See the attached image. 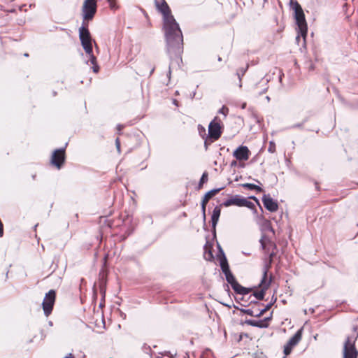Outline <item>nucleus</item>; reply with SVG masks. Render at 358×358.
I'll return each mask as SVG.
<instances>
[{
    "instance_id": "ea45409f",
    "label": "nucleus",
    "mask_w": 358,
    "mask_h": 358,
    "mask_svg": "<svg viewBox=\"0 0 358 358\" xmlns=\"http://www.w3.org/2000/svg\"><path fill=\"white\" fill-rule=\"evenodd\" d=\"M120 315L122 319H126V314L121 310H120Z\"/></svg>"
},
{
    "instance_id": "1a4fd4ad",
    "label": "nucleus",
    "mask_w": 358,
    "mask_h": 358,
    "mask_svg": "<svg viewBox=\"0 0 358 358\" xmlns=\"http://www.w3.org/2000/svg\"><path fill=\"white\" fill-rule=\"evenodd\" d=\"M222 129L220 120L215 117L209 124L208 136L213 140H218L222 134Z\"/></svg>"
},
{
    "instance_id": "4d7b16f0",
    "label": "nucleus",
    "mask_w": 358,
    "mask_h": 358,
    "mask_svg": "<svg viewBox=\"0 0 358 358\" xmlns=\"http://www.w3.org/2000/svg\"><path fill=\"white\" fill-rule=\"evenodd\" d=\"M24 56H25V57H28V56H29V55H28L27 53H25V54H24Z\"/></svg>"
},
{
    "instance_id": "bf43d9fd",
    "label": "nucleus",
    "mask_w": 358,
    "mask_h": 358,
    "mask_svg": "<svg viewBox=\"0 0 358 358\" xmlns=\"http://www.w3.org/2000/svg\"><path fill=\"white\" fill-rule=\"evenodd\" d=\"M176 102H177V101H176V100H174V101H173L174 104H176Z\"/></svg>"
},
{
    "instance_id": "680f3d73",
    "label": "nucleus",
    "mask_w": 358,
    "mask_h": 358,
    "mask_svg": "<svg viewBox=\"0 0 358 358\" xmlns=\"http://www.w3.org/2000/svg\"><path fill=\"white\" fill-rule=\"evenodd\" d=\"M243 253H244L245 255H250V254H248V252H245H245H243Z\"/></svg>"
},
{
    "instance_id": "4468645a",
    "label": "nucleus",
    "mask_w": 358,
    "mask_h": 358,
    "mask_svg": "<svg viewBox=\"0 0 358 358\" xmlns=\"http://www.w3.org/2000/svg\"><path fill=\"white\" fill-rule=\"evenodd\" d=\"M244 199H245L244 197H242L240 195H235L228 199H226L222 203V205L225 207H229L231 206H239V207H243Z\"/></svg>"
},
{
    "instance_id": "412c9836",
    "label": "nucleus",
    "mask_w": 358,
    "mask_h": 358,
    "mask_svg": "<svg viewBox=\"0 0 358 358\" xmlns=\"http://www.w3.org/2000/svg\"><path fill=\"white\" fill-rule=\"evenodd\" d=\"M204 259L207 261H212L214 259V256L212 251V246L208 245V242L204 246Z\"/></svg>"
},
{
    "instance_id": "c85d7f7f",
    "label": "nucleus",
    "mask_w": 358,
    "mask_h": 358,
    "mask_svg": "<svg viewBox=\"0 0 358 358\" xmlns=\"http://www.w3.org/2000/svg\"><path fill=\"white\" fill-rule=\"evenodd\" d=\"M240 311L244 314H247L250 316H252V317H255V315L254 313V312L251 310V309H243V308H241L240 309Z\"/></svg>"
},
{
    "instance_id": "473e14b6",
    "label": "nucleus",
    "mask_w": 358,
    "mask_h": 358,
    "mask_svg": "<svg viewBox=\"0 0 358 358\" xmlns=\"http://www.w3.org/2000/svg\"><path fill=\"white\" fill-rule=\"evenodd\" d=\"M106 282L104 279L103 276H102V278L100 282V289L101 292H105V287H106Z\"/></svg>"
},
{
    "instance_id": "de8ad7c7",
    "label": "nucleus",
    "mask_w": 358,
    "mask_h": 358,
    "mask_svg": "<svg viewBox=\"0 0 358 358\" xmlns=\"http://www.w3.org/2000/svg\"><path fill=\"white\" fill-rule=\"evenodd\" d=\"M308 121V117L303 120L302 122H304V124Z\"/></svg>"
},
{
    "instance_id": "f704fd0d",
    "label": "nucleus",
    "mask_w": 358,
    "mask_h": 358,
    "mask_svg": "<svg viewBox=\"0 0 358 358\" xmlns=\"http://www.w3.org/2000/svg\"><path fill=\"white\" fill-rule=\"evenodd\" d=\"M272 313H271L270 314V316L266 317L264 318L263 320H261L263 324L269 325L268 322L272 320Z\"/></svg>"
},
{
    "instance_id": "0e129e2a",
    "label": "nucleus",
    "mask_w": 358,
    "mask_h": 358,
    "mask_svg": "<svg viewBox=\"0 0 358 358\" xmlns=\"http://www.w3.org/2000/svg\"><path fill=\"white\" fill-rule=\"evenodd\" d=\"M157 358H160V357H157Z\"/></svg>"
},
{
    "instance_id": "c03bdc74",
    "label": "nucleus",
    "mask_w": 358,
    "mask_h": 358,
    "mask_svg": "<svg viewBox=\"0 0 358 358\" xmlns=\"http://www.w3.org/2000/svg\"><path fill=\"white\" fill-rule=\"evenodd\" d=\"M64 358H75V357L71 353H70Z\"/></svg>"
},
{
    "instance_id": "a19ab883",
    "label": "nucleus",
    "mask_w": 358,
    "mask_h": 358,
    "mask_svg": "<svg viewBox=\"0 0 358 358\" xmlns=\"http://www.w3.org/2000/svg\"><path fill=\"white\" fill-rule=\"evenodd\" d=\"M124 126L122 124H117V129L119 132L121 131V130L123 129Z\"/></svg>"
},
{
    "instance_id": "2f4dec72",
    "label": "nucleus",
    "mask_w": 358,
    "mask_h": 358,
    "mask_svg": "<svg viewBox=\"0 0 358 358\" xmlns=\"http://www.w3.org/2000/svg\"><path fill=\"white\" fill-rule=\"evenodd\" d=\"M229 108L226 107L225 106H223L219 110L218 113L220 114L224 115L225 117L228 114Z\"/></svg>"
},
{
    "instance_id": "6e6552de",
    "label": "nucleus",
    "mask_w": 358,
    "mask_h": 358,
    "mask_svg": "<svg viewBox=\"0 0 358 358\" xmlns=\"http://www.w3.org/2000/svg\"><path fill=\"white\" fill-rule=\"evenodd\" d=\"M67 145V143H66V145L64 148H61L59 149H56L52 152L51 159H50V164L53 166L56 167L57 169H61V168L63 166L65 159H66V147Z\"/></svg>"
},
{
    "instance_id": "f3484780",
    "label": "nucleus",
    "mask_w": 358,
    "mask_h": 358,
    "mask_svg": "<svg viewBox=\"0 0 358 358\" xmlns=\"http://www.w3.org/2000/svg\"><path fill=\"white\" fill-rule=\"evenodd\" d=\"M254 288L255 287H245L239 284L234 292L238 294L242 295L241 300H243L245 296L250 294Z\"/></svg>"
},
{
    "instance_id": "0eeeda50",
    "label": "nucleus",
    "mask_w": 358,
    "mask_h": 358,
    "mask_svg": "<svg viewBox=\"0 0 358 358\" xmlns=\"http://www.w3.org/2000/svg\"><path fill=\"white\" fill-rule=\"evenodd\" d=\"M56 300V292L54 289H50L45 294L42 303V308L44 315L49 316L53 310V307Z\"/></svg>"
},
{
    "instance_id": "a18cd8bd",
    "label": "nucleus",
    "mask_w": 358,
    "mask_h": 358,
    "mask_svg": "<svg viewBox=\"0 0 358 358\" xmlns=\"http://www.w3.org/2000/svg\"><path fill=\"white\" fill-rule=\"evenodd\" d=\"M357 330H358V327H355V328H354L353 333H352L351 335H354V334H358V333L357 332Z\"/></svg>"
},
{
    "instance_id": "423d86ee",
    "label": "nucleus",
    "mask_w": 358,
    "mask_h": 358,
    "mask_svg": "<svg viewBox=\"0 0 358 358\" xmlns=\"http://www.w3.org/2000/svg\"><path fill=\"white\" fill-rule=\"evenodd\" d=\"M97 8L96 0H85L82 8L83 20H92Z\"/></svg>"
},
{
    "instance_id": "052dcab7",
    "label": "nucleus",
    "mask_w": 358,
    "mask_h": 358,
    "mask_svg": "<svg viewBox=\"0 0 358 358\" xmlns=\"http://www.w3.org/2000/svg\"><path fill=\"white\" fill-rule=\"evenodd\" d=\"M153 71H154V69H152L150 74H152Z\"/></svg>"
},
{
    "instance_id": "4c0bfd02",
    "label": "nucleus",
    "mask_w": 358,
    "mask_h": 358,
    "mask_svg": "<svg viewBox=\"0 0 358 358\" xmlns=\"http://www.w3.org/2000/svg\"><path fill=\"white\" fill-rule=\"evenodd\" d=\"M249 199L255 200L257 204L259 206L260 209L262 210V208L261 207L259 200L255 196H251L249 197Z\"/></svg>"
},
{
    "instance_id": "2eb2a0df",
    "label": "nucleus",
    "mask_w": 358,
    "mask_h": 358,
    "mask_svg": "<svg viewBox=\"0 0 358 358\" xmlns=\"http://www.w3.org/2000/svg\"><path fill=\"white\" fill-rule=\"evenodd\" d=\"M221 213V208L220 206H215L213 210V213L211 215V224H212V229L214 235L215 236V229L216 225L219 221V218Z\"/></svg>"
},
{
    "instance_id": "9b49d317",
    "label": "nucleus",
    "mask_w": 358,
    "mask_h": 358,
    "mask_svg": "<svg viewBox=\"0 0 358 358\" xmlns=\"http://www.w3.org/2000/svg\"><path fill=\"white\" fill-rule=\"evenodd\" d=\"M222 189H224V187H220V188H215V189H213L210 191H208V192H206L202 199V201H201V211H202V214H203V221L205 222L206 221V204L208 203V201L213 198L214 196H215L220 190H222Z\"/></svg>"
},
{
    "instance_id": "cd10ccee",
    "label": "nucleus",
    "mask_w": 358,
    "mask_h": 358,
    "mask_svg": "<svg viewBox=\"0 0 358 358\" xmlns=\"http://www.w3.org/2000/svg\"><path fill=\"white\" fill-rule=\"evenodd\" d=\"M203 139H205V141H204V147H205V149L206 150H208V146L212 143H213L214 141H215L216 140H213L212 138H210V136H207L206 138H204Z\"/></svg>"
},
{
    "instance_id": "f8f14e48",
    "label": "nucleus",
    "mask_w": 358,
    "mask_h": 358,
    "mask_svg": "<svg viewBox=\"0 0 358 358\" xmlns=\"http://www.w3.org/2000/svg\"><path fill=\"white\" fill-rule=\"evenodd\" d=\"M250 150L247 146L240 145L234 152V157L238 161H246L250 156Z\"/></svg>"
},
{
    "instance_id": "13d9d810",
    "label": "nucleus",
    "mask_w": 358,
    "mask_h": 358,
    "mask_svg": "<svg viewBox=\"0 0 358 358\" xmlns=\"http://www.w3.org/2000/svg\"><path fill=\"white\" fill-rule=\"evenodd\" d=\"M222 60V58L221 57H218V61H221Z\"/></svg>"
},
{
    "instance_id": "a211bd4d",
    "label": "nucleus",
    "mask_w": 358,
    "mask_h": 358,
    "mask_svg": "<svg viewBox=\"0 0 358 358\" xmlns=\"http://www.w3.org/2000/svg\"><path fill=\"white\" fill-rule=\"evenodd\" d=\"M226 280L227 282L231 285V288L235 291V289H237L238 285L239 283L236 280L235 276L232 273L225 275Z\"/></svg>"
},
{
    "instance_id": "3c124183",
    "label": "nucleus",
    "mask_w": 358,
    "mask_h": 358,
    "mask_svg": "<svg viewBox=\"0 0 358 358\" xmlns=\"http://www.w3.org/2000/svg\"><path fill=\"white\" fill-rule=\"evenodd\" d=\"M266 100H268V101H269V100H270V97H269V96H268L266 97Z\"/></svg>"
},
{
    "instance_id": "b1692460",
    "label": "nucleus",
    "mask_w": 358,
    "mask_h": 358,
    "mask_svg": "<svg viewBox=\"0 0 358 358\" xmlns=\"http://www.w3.org/2000/svg\"><path fill=\"white\" fill-rule=\"evenodd\" d=\"M248 65H247L245 67H242V68H240V69H238L237 70L236 76H238V78L239 82H240V84H239V87H242V84H241L242 77L245 75V73L248 71Z\"/></svg>"
},
{
    "instance_id": "8fccbe9b",
    "label": "nucleus",
    "mask_w": 358,
    "mask_h": 358,
    "mask_svg": "<svg viewBox=\"0 0 358 358\" xmlns=\"http://www.w3.org/2000/svg\"><path fill=\"white\" fill-rule=\"evenodd\" d=\"M245 106H246V103H243V106H242V108H245Z\"/></svg>"
},
{
    "instance_id": "6e6d98bb",
    "label": "nucleus",
    "mask_w": 358,
    "mask_h": 358,
    "mask_svg": "<svg viewBox=\"0 0 358 358\" xmlns=\"http://www.w3.org/2000/svg\"><path fill=\"white\" fill-rule=\"evenodd\" d=\"M171 75V69H169V76Z\"/></svg>"
},
{
    "instance_id": "6ab92c4d",
    "label": "nucleus",
    "mask_w": 358,
    "mask_h": 358,
    "mask_svg": "<svg viewBox=\"0 0 358 358\" xmlns=\"http://www.w3.org/2000/svg\"><path fill=\"white\" fill-rule=\"evenodd\" d=\"M86 55L89 57L87 63H88V62H90L92 64H93V66H92L93 72H94L96 73H98L99 71V66L96 63V58L93 55V52H90V54H86Z\"/></svg>"
},
{
    "instance_id": "f257e3e1",
    "label": "nucleus",
    "mask_w": 358,
    "mask_h": 358,
    "mask_svg": "<svg viewBox=\"0 0 358 358\" xmlns=\"http://www.w3.org/2000/svg\"><path fill=\"white\" fill-rule=\"evenodd\" d=\"M155 3L158 11L163 15V29L167 52L171 57H180L183 51V36L180 26L165 0H155Z\"/></svg>"
},
{
    "instance_id": "7c9ffc66",
    "label": "nucleus",
    "mask_w": 358,
    "mask_h": 358,
    "mask_svg": "<svg viewBox=\"0 0 358 358\" xmlns=\"http://www.w3.org/2000/svg\"><path fill=\"white\" fill-rule=\"evenodd\" d=\"M268 151L270 153H274L275 152V144L273 141L269 142V145L268 148Z\"/></svg>"
},
{
    "instance_id": "5701e85b",
    "label": "nucleus",
    "mask_w": 358,
    "mask_h": 358,
    "mask_svg": "<svg viewBox=\"0 0 358 358\" xmlns=\"http://www.w3.org/2000/svg\"><path fill=\"white\" fill-rule=\"evenodd\" d=\"M241 186H242L244 188H247L250 190H255L257 192H263V189L257 185L252 184V183H243L241 184Z\"/></svg>"
},
{
    "instance_id": "37998d69",
    "label": "nucleus",
    "mask_w": 358,
    "mask_h": 358,
    "mask_svg": "<svg viewBox=\"0 0 358 358\" xmlns=\"http://www.w3.org/2000/svg\"><path fill=\"white\" fill-rule=\"evenodd\" d=\"M275 254L273 252H271L269 255V258H270V263L272 261V259L273 257H274Z\"/></svg>"
},
{
    "instance_id": "864d4df0",
    "label": "nucleus",
    "mask_w": 358,
    "mask_h": 358,
    "mask_svg": "<svg viewBox=\"0 0 358 358\" xmlns=\"http://www.w3.org/2000/svg\"><path fill=\"white\" fill-rule=\"evenodd\" d=\"M258 84H255V85L254 86V89L257 88Z\"/></svg>"
},
{
    "instance_id": "c756f323",
    "label": "nucleus",
    "mask_w": 358,
    "mask_h": 358,
    "mask_svg": "<svg viewBox=\"0 0 358 358\" xmlns=\"http://www.w3.org/2000/svg\"><path fill=\"white\" fill-rule=\"evenodd\" d=\"M109 6L112 10H117L119 8V6L117 5L114 0H108Z\"/></svg>"
},
{
    "instance_id": "e2e57ef3",
    "label": "nucleus",
    "mask_w": 358,
    "mask_h": 358,
    "mask_svg": "<svg viewBox=\"0 0 358 358\" xmlns=\"http://www.w3.org/2000/svg\"><path fill=\"white\" fill-rule=\"evenodd\" d=\"M255 181H257V183H259V184H260V182H259V180H255Z\"/></svg>"
},
{
    "instance_id": "7ed1b4c3",
    "label": "nucleus",
    "mask_w": 358,
    "mask_h": 358,
    "mask_svg": "<svg viewBox=\"0 0 358 358\" xmlns=\"http://www.w3.org/2000/svg\"><path fill=\"white\" fill-rule=\"evenodd\" d=\"M358 338V334L348 336L343 345V358H357L358 350L355 347V342Z\"/></svg>"
},
{
    "instance_id": "39448f33",
    "label": "nucleus",
    "mask_w": 358,
    "mask_h": 358,
    "mask_svg": "<svg viewBox=\"0 0 358 358\" xmlns=\"http://www.w3.org/2000/svg\"><path fill=\"white\" fill-rule=\"evenodd\" d=\"M270 268V265L266 264L264 268L263 277L258 285L259 290L254 291L252 296H253L257 300H263L266 294V290L269 287L271 280H268V271Z\"/></svg>"
},
{
    "instance_id": "49530a36",
    "label": "nucleus",
    "mask_w": 358,
    "mask_h": 358,
    "mask_svg": "<svg viewBox=\"0 0 358 358\" xmlns=\"http://www.w3.org/2000/svg\"><path fill=\"white\" fill-rule=\"evenodd\" d=\"M260 243H261V244H262V248H264V242H263V240H262V239H261V240H260Z\"/></svg>"
},
{
    "instance_id": "603ef678",
    "label": "nucleus",
    "mask_w": 358,
    "mask_h": 358,
    "mask_svg": "<svg viewBox=\"0 0 358 358\" xmlns=\"http://www.w3.org/2000/svg\"><path fill=\"white\" fill-rule=\"evenodd\" d=\"M268 82V80H266L265 81V85H267Z\"/></svg>"
},
{
    "instance_id": "a878e982",
    "label": "nucleus",
    "mask_w": 358,
    "mask_h": 358,
    "mask_svg": "<svg viewBox=\"0 0 358 358\" xmlns=\"http://www.w3.org/2000/svg\"><path fill=\"white\" fill-rule=\"evenodd\" d=\"M208 174L206 171L203 172L201 178H200V180H199V185H198V188L200 189L201 188V187L203 186V185L206 182H207L208 181Z\"/></svg>"
},
{
    "instance_id": "393cba45",
    "label": "nucleus",
    "mask_w": 358,
    "mask_h": 358,
    "mask_svg": "<svg viewBox=\"0 0 358 358\" xmlns=\"http://www.w3.org/2000/svg\"><path fill=\"white\" fill-rule=\"evenodd\" d=\"M243 206L247 207L249 209L253 210L254 213H257V210H256L255 203L248 201V199H246V198L244 199Z\"/></svg>"
},
{
    "instance_id": "72a5a7b5",
    "label": "nucleus",
    "mask_w": 358,
    "mask_h": 358,
    "mask_svg": "<svg viewBox=\"0 0 358 358\" xmlns=\"http://www.w3.org/2000/svg\"><path fill=\"white\" fill-rule=\"evenodd\" d=\"M303 125H304V122H301L300 123L293 124V125L287 127V129H295V128L302 129L303 127Z\"/></svg>"
},
{
    "instance_id": "dca6fc26",
    "label": "nucleus",
    "mask_w": 358,
    "mask_h": 358,
    "mask_svg": "<svg viewBox=\"0 0 358 358\" xmlns=\"http://www.w3.org/2000/svg\"><path fill=\"white\" fill-rule=\"evenodd\" d=\"M218 248H219L220 252L222 255V257L220 258V265L222 271L223 272L224 275H227L231 273V271L229 268V266L227 259L224 255V253L222 248L220 245H218Z\"/></svg>"
},
{
    "instance_id": "79ce46f5",
    "label": "nucleus",
    "mask_w": 358,
    "mask_h": 358,
    "mask_svg": "<svg viewBox=\"0 0 358 358\" xmlns=\"http://www.w3.org/2000/svg\"><path fill=\"white\" fill-rule=\"evenodd\" d=\"M236 164H237L236 161V160H233V161L231 162V167H232V166H236Z\"/></svg>"
},
{
    "instance_id": "58836bf2",
    "label": "nucleus",
    "mask_w": 358,
    "mask_h": 358,
    "mask_svg": "<svg viewBox=\"0 0 358 358\" xmlns=\"http://www.w3.org/2000/svg\"><path fill=\"white\" fill-rule=\"evenodd\" d=\"M268 90V87H265L262 90H261L260 92H259V95H262L263 94H264Z\"/></svg>"
},
{
    "instance_id": "e433bc0d",
    "label": "nucleus",
    "mask_w": 358,
    "mask_h": 358,
    "mask_svg": "<svg viewBox=\"0 0 358 358\" xmlns=\"http://www.w3.org/2000/svg\"><path fill=\"white\" fill-rule=\"evenodd\" d=\"M252 296H248V299H245V297L244 298V299L243 300L244 302L245 303H258V302L257 301H254V300H250L251 299Z\"/></svg>"
},
{
    "instance_id": "5fc2aeb1",
    "label": "nucleus",
    "mask_w": 358,
    "mask_h": 358,
    "mask_svg": "<svg viewBox=\"0 0 358 358\" xmlns=\"http://www.w3.org/2000/svg\"><path fill=\"white\" fill-rule=\"evenodd\" d=\"M49 324H50V326H52V322L51 321H50V322H49Z\"/></svg>"
},
{
    "instance_id": "9d476101",
    "label": "nucleus",
    "mask_w": 358,
    "mask_h": 358,
    "mask_svg": "<svg viewBox=\"0 0 358 358\" xmlns=\"http://www.w3.org/2000/svg\"><path fill=\"white\" fill-rule=\"evenodd\" d=\"M303 327L300 328L294 336L290 338L284 347V354L287 356L289 355L294 346H296L302 338Z\"/></svg>"
},
{
    "instance_id": "bb28decb",
    "label": "nucleus",
    "mask_w": 358,
    "mask_h": 358,
    "mask_svg": "<svg viewBox=\"0 0 358 358\" xmlns=\"http://www.w3.org/2000/svg\"><path fill=\"white\" fill-rule=\"evenodd\" d=\"M198 131H199L200 136L202 137V138H204L207 136L206 132V129L201 124L198 125Z\"/></svg>"
},
{
    "instance_id": "aec40b11",
    "label": "nucleus",
    "mask_w": 358,
    "mask_h": 358,
    "mask_svg": "<svg viewBox=\"0 0 358 358\" xmlns=\"http://www.w3.org/2000/svg\"><path fill=\"white\" fill-rule=\"evenodd\" d=\"M245 323L248 325H250L252 327H259V328H267L268 324H264L262 323L261 320H246Z\"/></svg>"
},
{
    "instance_id": "ddd939ff",
    "label": "nucleus",
    "mask_w": 358,
    "mask_h": 358,
    "mask_svg": "<svg viewBox=\"0 0 358 358\" xmlns=\"http://www.w3.org/2000/svg\"><path fill=\"white\" fill-rule=\"evenodd\" d=\"M262 202L265 208L270 212H275L278 209V202L272 199L269 194L263 195Z\"/></svg>"
},
{
    "instance_id": "f03ea898",
    "label": "nucleus",
    "mask_w": 358,
    "mask_h": 358,
    "mask_svg": "<svg viewBox=\"0 0 358 358\" xmlns=\"http://www.w3.org/2000/svg\"><path fill=\"white\" fill-rule=\"evenodd\" d=\"M290 8L294 12V20L296 22L297 36L296 41L298 44L302 40L303 46H306V40L308 34V24L306 20L305 14L301 5L297 1L290 0Z\"/></svg>"
},
{
    "instance_id": "20e7f679",
    "label": "nucleus",
    "mask_w": 358,
    "mask_h": 358,
    "mask_svg": "<svg viewBox=\"0 0 358 358\" xmlns=\"http://www.w3.org/2000/svg\"><path fill=\"white\" fill-rule=\"evenodd\" d=\"M79 38L85 53L90 54V52H92L91 34L88 29L87 23H85L84 21L82 26L79 28Z\"/></svg>"
},
{
    "instance_id": "4be33fe9",
    "label": "nucleus",
    "mask_w": 358,
    "mask_h": 358,
    "mask_svg": "<svg viewBox=\"0 0 358 358\" xmlns=\"http://www.w3.org/2000/svg\"><path fill=\"white\" fill-rule=\"evenodd\" d=\"M276 301H277V298L274 297V296H273L271 301L270 303H268V304H266L264 308L262 309L258 313H257L255 315V317H262L266 312H267L271 308V306L273 305L274 303H275Z\"/></svg>"
},
{
    "instance_id": "c9c22d12",
    "label": "nucleus",
    "mask_w": 358,
    "mask_h": 358,
    "mask_svg": "<svg viewBox=\"0 0 358 358\" xmlns=\"http://www.w3.org/2000/svg\"><path fill=\"white\" fill-rule=\"evenodd\" d=\"M115 146H116V148H117V150L119 153H120V139L119 138H117L115 139Z\"/></svg>"
},
{
    "instance_id": "09e8293b",
    "label": "nucleus",
    "mask_w": 358,
    "mask_h": 358,
    "mask_svg": "<svg viewBox=\"0 0 358 358\" xmlns=\"http://www.w3.org/2000/svg\"><path fill=\"white\" fill-rule=\"evenodd\" d=\"M8 272H9L8 271H7V272H6V278H8Z\"/></svg>"
}]
</instances>
